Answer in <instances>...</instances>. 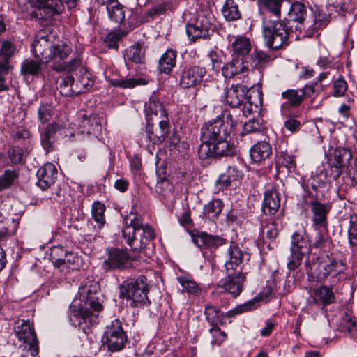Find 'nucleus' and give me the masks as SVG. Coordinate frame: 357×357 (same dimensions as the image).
I'll list each match as a JSON object with an SVG mask.
<instances>
[{
	"label": "nucleus",
	"instance_id": "34",
	"mask_svg": "<svg viewBox=\"0 0 357 357\" xmlns=\"http://www.w3.org/2000/svg\"><path fill=\"white\" fill-rule=\"evenodd\" d=\"M72 257L73 253L68 252L62 247H54L51 249L50 260L56 267L70 263Z\"/></svg>",
	"mask_w": 357,
	"mask_h": 357
},
{
	"label": "nucleus",
	"instance_id": "48",
	"mask_svg": "<svg viewBox=\"0 0 357 357\" xmlns=\"http://www.w3.org/2000/svg\"><path fill=\"white\" fill-rule=\"evenodd\" d=\"M40 70V63L33 59H26L22 63L21 73L23 75H36Z\"/></svg>",
	"mask_w": 357,
	"mask_h": 357
},
{
	"label": "nucleus",
	"instance_id": "60",
	"mask_svg": "<svg viewBox=\"0 0 357 357\" xmlns=\"http://www.w3.org/2000/svg\"><path fill=\"white\" fill-rule=\"evenodd\" d=\"M168 4L166 2H161L152 6L146 13V15L151 18L164 14L167 10Z\"/></svg>",
	"mask_w": 357,
	"mask_h": 357
},
{
	"label": "nucleus",
	"instance_id": "53",
	"mask_svg": "<svg viewBox=\"0 0 357 357\" xmlns=\"http://www.w3.org/2000/svg\"><path fill=\"white\" fill-rule=\"evenodd\" d=\"M209 332L212 335L211 343L213 346H219L226 340V333L222 331L218 326H212L209 329Z\"/></svg>",
	"mask_w": 357,
	"mask_h": 357
},
{
	"label": "nucleus",
	"instance_id": "19",
	"mask_svg": "<svg viewBox=\"0 0 357 357\" xmlns=\"http://www.w3.org/2000/svg\"><path fill=\"white\" fill-rule=\"evenodd\" d=\"M36 176L38 186L44 190L54 183L57 177V169L52 163H46L38 169Z\"/></svg>",
	"mask_w": 357,
	"mask_h": 357
},
{
	"label": "nucleus",
	"instance_id": "13",
	"mask_svg": "<svg viewBox=\"0 0 357 357\" xmlns=\"http://www.w3.org/2000/svg\"><path fill=\"white\" fill-rule=\"evenodd\" d=\"M160 134H158V130H154L153 124L151 121L146 120L145 130L142 132V141L147 146L151 144H160L165 142L169 132L170 124L169 119H161L159 121Z\"/></svg>",
	"mask_w": 357,
	"mask_h": 357
},
{
	"label": "nucleus",
	"instance_id": "17",
	"mask_svg": "<svg viewBox=\"0 0 357 357\" xmlns=\"http://www.w3.org/2000/svg\"><path fill=\"white\" fill-rule=\"evenodd\" d=\"M51 36L46 30H40L36 35L35 40L32 44L33 52L36 59L41 61H45V55H47L49 50L52 48Z\"/></svg>",
	"mask_w": 357,
	"mask_h": 357
},
{
	"label": "nucleus",
	"instance_id": "23",
	"mask_svg": "<svg viewBox=\"0 0 357 357\" xmlns=\"http://www.w3.org/2000/svg\"><path fill=\"white\" fill-rule=\"evenodd\" d=\"M281 98L284 102L281 105V112L287 116L291 108L298 107L303 103L299 89H289L281 93Z\"/></svg>",
	"mask_w": 357,
	"mask_h": 357
},
{
	"label": "nucleus",
	"instance_id": "44",
	"mask_svg": "<svg viewBox=\"0 0 357 357\" xmlns=\"http://www.w3.org/2000/svg\"><path fill=\"white\" fill-rule=\"evenodd\" d=\"M107 13L109 19L117 24H121L125 19L124 11L122 6L118 3L107 6Z\"/></svg>",
	"mask_w": 357,
	"mask_h": 357
},
{
	"label": "nucleus",
	"instance_id": "45",
	"mask_svg": "<svg viewBox=\"0 0 357 357\" xmlns=\"http://www.w3.org/2000/svg\"><path fill=\"white\" fill-rule=\"evenodd\" d=\"M314 294L324 305H328L334 302L335 296L333 290L325 286L320 287L314 290Z\"/></svg>",
	"mask_w": 357,
	"mask_h": 357
},
{
	"label": "nucleus",
	"instance_id": "33",
	"mask_svg": "<svg viewBox=\"0 0 357 357\" xmlns=\"http://www.w3.org/2000/svg\"><path fill=\"white\" fill-rule=\"evenodd\" d=\"M176 52L173 50H167L161 56L158 69L161 73L169 74L175 66L176 62Z\"/></svg>",
	"mask_w": 357,
	"mask_h": 357
},
{
	"label": "nucleus",
	"instance_id": "27",
	"mask_svg": "<svg viewBox=\"0 0 357 357\" xmlns=\"http://www.w3.org/2000/svg\"><path fill=\"white\" fill-rule=\"evenodd\" d=\"M144 112L146 120L152 121L153 116L159 121L165 119H169L162 104L154 97H151L149 100L145 103Z\"/></svg>",
	"mask_w": 357,
	"mask_h": 357
},
{
	"label": "nucleus",
	"instance_id": "59",
	"mask_svg": "<svg viewBox=\"0 0 357 357\" xmlns=\"http://www.w3.org/2000/svg\"><path fill=\"white\" fill-rule=\"evenodd\" d=\"M263 232L266 234V236L270 240L275 239L279 233V229L277 227L275 221L266 224V225H262Z\"/></svg>",
	"mask_w": 357,
	"mask_h": 357
},
{
	"label": "nucleus",
	"instance_id": "38",
	"mask_svg": "<svg viewBox=\"0 0 357 357\" xmlns=\"http://www.w3.org/2000/svg\"><path fill=\"white\" fill-rule=\"evenodd\" d=\"M222 13L227 21L237 20L241 17L238 6L234 0H226L222 6Z\"/></svg>",
	"mask_w": 357,
	"mask_h": 357
},
{
	"label": "nucleus",
	"instance_id": "15",
	"mask_svg": "<svg viewBox=\"0 0 357 357\" xmlns=\"http://www.w3.org/2000/svg\"><path fill=\"white\" fill-rule=\"evenodd\" d=\"M250 69L248 61L243 59L232 57L231 61L225 63L222 68V74L226 79L244 80L248 75Z\"/></svg>",
	"mask_w": 357,
	"mask_h": 357
},
{
	"label": "nucleus",
	"instance_id": "9",
	"mask_svg": "<svg viewBox=\"0 0 357 357\" xmlns=\"http://www.w3.org/2000/svg\"><path fill=\"white\" fill-rule=\"evenodd\" d=\"M102 342L111 352L119 351L125 347L127 336L120 320L114 319L107 326Z\"/></svg>",
	"mask_w": 357,
	"mask_h": 357
},
{
	"label": "nucleus",
	"instance_id": "49",
	"mask_svg": "<svg viewBox=\"0 0 357 357\" xmlns=\"http://www.w3.org/2000/svg\"><path fill=\"white\" fill-rule=\"evenodd\" d=\"M79 68L82 70V61L78 58H75L68 63L63 62L59 65L52 66V69L58 72L73 71Z\"/></svg>",
	"mask_w": 357,
	"mask_h": 357
},
{
	"label": "nucleus",
	"instance_id": "47",
	"mask_svg": "<svg viewBox=\"0 0 357 357\" xmlns=\"http://www.w3.org/2000/svg\"><path fill=\"white\" fill-rule=\"evenodd\" d=\"M356 327V318L351 313L344 312L339 324V330L343 333H351Z\"/></svg>",
	"mask_w": 357,
	"mask_h": 357
},
{
	"label": "nucleus",
	"instance_id": "29",
	"mask_svg": "<svg viewBox=\"0 0 357 357\" xmlns=\"http://www.w3.org/2000/svg\"><path fill=\"white\" fill-rule=\"evenodd\" d=\"M252 45L250 39L244 36H238L232 43V54L234 58L243 59L247 61Z\"/></svg>",
	"mask_w": 357,
	"mask_h": 357
},
{
	"label": "nucleus",
	"instance_id": "25",
	"mask_svg": "<svg viewBox=\"0 0 357 357\" xmlns=\"http://www.w3.org/2000/svg\"><path fill=\"white\" fill-rule=\"evenodd\" d=\"M66 124L63 123L54 122L49 124L43 132L40 133V143L46 152H49L53 149V144L55 139V134L63 129Z\"/></svg>",
	"mask_w": 357,
	"mask_h": 357
},
{
	"label": "nucleus",
	"instance_id": "50",
	"mask_svg": "<svg viewBox=\"0 0 357 357\" xmlns=\"http://www.w3.org/2000/svg\"><path fill=\"white\" fill-rule=\"evenodd\" d=\"M17 174L15 171L6 170L0 176V190L10 188L17 180Z\"/></svg>",
	"mask_w": 357,
	"mask_h": 357
},
{
	"label": "nucleus",
	"instance_id": "26",
	"mask_svg": "<svg viewBox=\"0 0 357 357\" xmlns=\"http://www.w3.org/2000/svg\"><path fill=\"white\" fill-rule=\"evenodd\" d=\"M193 241L199 248H205L210 250H215L219 246L226 244L227 240L218 236L208 234L201 232L194 236Z\"/></svg>",
	"mask_w": 357,
	"mask_h": 357
},
{
	"label": "nucleus",
	"instance_id": "5",
	"mask_svg": "<svg viewBox=\"0 0 357 357\" xmlns=\"http://www.w3.org/2000/svg\"><path fill=\"white\" fill-rule=\"evenodd\" d=\"M119 289V298L126 299L132 307H140L151 303L147 296L149 291L147 278L144 275L123 281Z\"/></svg>",
	"mask_w": 357,
	"mask_h": 357
},
{
	"label": "nucleus",
	"instance_id": "24",
	"mask_svg": "<svg viewBox=\"0 0 357 357\" xmlns=\"http://www.w3.org/2000/svg\"><path fill=\"white\" fill-rule=\"evenodd\" d=\"M243 176V173L238 167L230 166L216 180V189L218 190H222L229 187L231 182L241 179Z\"/></svg>",
	"mask_w": 357,
	"mask_h": 357
},
{
	"label": "nucleus",
	"instance_id": "32",
	"mask_svg": "<svg viewBox=\"0 0 357 357\" xmlns=\"http://www.w3.org/2000/svg\"><path fill=\"white\" fill-rule=\"evenodd\" d=\"M316 234L314 237L312 246L314 248L326 250L331 246V240L328 234V226L326 227H314Z\"/></svg>",
	"mask_w": 357,
	"mask_h": 357
},
{
	"label": "nucleus",
	"instance_id": "41",
	"mask_svg": "<svg viewBox=\"0 0 357 357\" xmlns=\"http://www.w3.org/2000/svg\"><path fill=\"white\" fill-rule=\"evenodd\" d=\"M74 78L71 75L65 77L59 85L60 93L64 96H73L80 93L79 90L75 87Z\"/></svg>",
	"mask_w": 357,
	"mask_h": 357
},
{
	"label": "nucleus",
	"instance_id": "42",
	"mask_svg": "<svg viewBox=\"0 0 357 357\" xmlns=\"http://www.w3.org/2000/svg\"><path fill=\"white\" fill-rule=\"evenodd\" d=\"M105 206L103 204L96 202L92 205V217L98 229H102L105 224Z\"/></svg>",
	"mask_w": 357,
	"mask_h": 357
},
{
	"label": "nucleus",
	"instance_id": "51",
	"mask_svg": "<svg viewBox=\"0 0 357 357\" xmlns=\"http://www.w3.org/2000/svg\"><path fill=\"white\" fill-rule=\"evenodd\" d=\"M348 237L351 246L357 245V215L350 217Z\"/></svg>",
	"mask_w": 357,
	"mask_h": 357
},
{
	"label": "nucleus",
	"instance_id": "20",
	"mask_svg": "<svg viewBox=\"0 0 357 357\" xmlns=\"http://www.w3.org/2000/svg\"><path fill=\"white\" fill-rule=\"evenodd\" d=\"M248 88L242 84H233L225 93V101L231 107H238L246 100Z\"/></svg>",
	"mask_w": 357,
	"mask_h": 357
},
{
	"label": "nucleus",
	"instance_id": "58",
	"mask_svg": "<svg viewBox=\"0 0 357 357\" xmlns=\"http://www.w3.org/2000/svg\"><path fill=\"white\" fill-rule=\"evenodd\" d=\"M333 96L336 97L342 96L344 95L347 89V84L346 81L340 77L334 81L333 83Z\"/></svg>",
	"mask_w": 357,
	"mask_h": 357
},
{
	"label": "nucleus",
	"instance_id": "10",
	"mask_svg": "<svg viewBox=\"0 0 357 357\" xmlns=\"http://www.w3.org/2000/svg\"><path fill=\"white\" fill-rule=\"evenodd\" d=\"M298 205L303 210H307L308 207L310 208L312 213L313 227L328 226L327 215L331 210L330 204L314 200L311 194H307L303 197V200L298 203Z\"/></svg>",
	"mask_w": 357,
	"mask_h": 357
},
{
	"label": "nucleus",
	"instance_id": "63",
	"mask_svg": "<svg viewBox=\"0 0 357 357\" xmlns=\"http://www.w3.org/2000/svg\"><path fill=\"white\" fill-rule=\"evenodd\" d=\"M279 161L289 170L294 169L296 167L294 157L287 153H282L279 157Z\"/></svg>",
	"mask_w": 357,
	"mask_h": 357
},
{
	"label": "nucleus",
	"instance_id": "39",
	"mask_svg": "<svg viewBox=\"0 0 357 357\" xmlns=\"http://www.w3.org/2000/svg\"><path fill=\"white\" fill-rule=\"evenodd\" d=\"M307 10L305 6L298 1H295L291 3L288 16L289 20H292L294 22H303L305 16L306 15Z\"/></svg>",
	"mask_w": 357,
	"mask_h": 357
},
{
	"label": "nucleus",
	"instance_id": "54",
	"mask_svg": "<svg viewBox=\"0 0 357 357\" xmlns=\"http://www.w3.org/2000/svg\"><path fill=\"white\" fill-rule=\"evenodd\" d=\"M93 84V81L90 79L89 74L84 73L76 82L75 87L77 89V90L80 91V93H85L91 88Z\"/></svg>",
	"mask_w": 357,
	"mask_h": 357
},
{
	"label": "nucleus",
	"instance_id": "61",
	"mask_svg": "<svg viewBox=\"0 0 357 357\" xmlns=\"http://www.w3.org/2000/svg\"><path fill=\"white\" fill-rule=\"evenodd\" d=\"M15 51V46L10 41H3L2 43L0 54L3 57V61L8 62L9 58L13 55Z\"/></svg>",
	"mask_w": 357,
	"mask_h": 357
},
{
	"label": "nucleus",
	"instance_id": "3",
	"mask_svg": "<svg viewBox=\"0 0 357 357\" xmlns=\"http://www.w3.org/2000/svg\"><path fill=\"white\" fill-rule=\"evenodd\" d=\"M96 284L81 287L78 291L79 301L76 298L70 305V319L75 326L79 327L84 333L97 323L98 312L102 310L100 294Z\"/></svg>",
	"mask_w": 357,
	"mask_h": 357
},
{
	"label": "nucleus",
	"instance_id": "22",
	"mask_svg": "<svg viewBox=\"0 0 357 357\" xmlns=\"http://www.w3.org/2000/svg\"><path fill=\"white\" fill-rule=\"evenodd\" d=\"M38 13L37 17L49 18L61 13L63 9V3L61 0H37Z\"/></svg>",
	"mask_w": 357,
	"mask_h": 357
},
{
	"label": "nucleus",
	"instance_id": "18",
	"mask_svg": "<svg viewBox=\"0 0 357 357\" xmlns=\"http://www.w3.org/2000/svg\"><path fill=\"white\" fill-rule=\"evenodd\" d=\"M352 159L351 151L345 148H337L329 158V164L337 171V176H339L342 170L349 166Z\"/></svg>",
	"mask_w": 357,
	"mask_h": 357
},
{
	"label": "nucleus",
	"instance_id": "55",
	"mask_svg": "<svg viewBox=\"0 0 357 357\" xmlns=\"http://www.w3.org/2000/svg\"><path fill=\"white\" fill-rule=\"evenodd\" d=\"M54 108L51 105H42L38 110L39 121L43 123L47 122L53 114Z\"/></svg>",
	"mask_w": 357,
	"mask_h": 357
},
{
	"label": "nucleus",
	"instance_id": "46",
	"mask_svg": "<svg viewBox=\"0 0 357 357\" xmlns=\"http://www.w3.org/2000/svg\"><path fill=\"white\" fill-rule=\"evenodd\" d=\"M283 0H259L257 4L259 8H265L274 15L279 17Z\"/></svg>",
	"mask_w": 357,
	"mask_h": 357
},
{
	"label": "nucleus",
	"instance_id": "21",
	"mask_svg": "<svg viewBox=\"0 0 357 357\" xmlns=\"http://www.w3.org/2000/svg\"><path fill=\"white\" fill-rule=\"evenodd\" d=\"M79 126L81 133L86 132L87 135H91L94 136L96 141L102 144L98 138V135L102 130V125L98 116L94 114L89 116L83 115Z\"/></svg>",
	"mask_w": 357,
	"mask_h": 357
},
{
	"label": "nucleus",
	"instance_id": "57",
	"mask_svg": "<svg viewBox=\"0 0 357 357\" xmlns=\"http://www.w3.org/2000/svg\"><path fill=\"white\" fill-rule=\"evenodd\" d=\"M263 299V296L261 294H258L255 298L252 300L248 301V302L236 306L234 309L236 312H237L238 314L250 311L256 307L255 303L256 302H258L259 301H261Z\"/></svg>",
	"mask_w": 357,
	"mask_h": 357
},
{
	"label": "nucleus",
	"instance_id": "56",
	"mask_svg": "<svg viewBox=\"0 0 357 357\" xmlns=\"http://www.w3.org/2000/svg\"><path fill=\"white\" fill-rule=\"evenodd\" d=\"M261 125L258 121L250 120L244 123L243 130L240 133L241 137H244L248 134L260 132Z\"/></svg>",
	"mask_w": 357,
	"mask_h": 357
},
{
	"label": "nucleus",
	"instance_id": "11",
	"mask_svg": "<svg viewBox=\"0 0 357 357\" xmlns=\"http://www.w3.org/2000/svg\"><path fill=\"white\" fill-rule=\"evenodd\" d=\"M214 19L210 15H199L194 23L186 25V33L192 41L207 38L215 31Z\"/></svg>",
	"mask_w": 357,
	"mask_h": 357
},
{
	"label": "nucleus",
	"instance_id": "40",
	"mask_svg": "<svg viewBox=\"0 0 357 357\" xmlns=\"http://www.w3.org/2000/svg\"><path fill=\"white\" fill-rule=\"evenodd\" d=\"M126 58L135 63H142L145 60L144 50L140 44H135L126 52Z\"/></svg>",
	"mask_w": 357,
	"mask_h": 357
},
{
	"label": "nucleus",
	"instance_id": "2",
	"mask_svg": "<svg viewBox=\"0 0 357 357\" xmlns=\"http://www.w3.org/2000/svg\"><path fill=\"white\" fill-rule=\"evenodd\" d=\"M238 124L229 112H224L218 117L205 123L201 128V141L198 154L201 159L231 156L236 153L234 146L227 140L232 129Z\"/></svg>",
	"mask_w": 357,
	"mask_h": 357
},
{
	"label": "nucleus",
	"instance_id": "35",
	"mask_svg": "<svg viewBox=\"0 0 357 357\" xmlns=\"http://www.w3.org/2000/svg\"><path fill=\"white\" fill-rule=\"evenodd\" d=\"M148 83L147 80L142 77H124L120 79H111L110 85L114 87H119L123 89H132L137 86L145 85Z\"/></svg>",
	"mask_w": 357,
	"mask_h": 357
},
{
	"label": "nucleus",
	"instance_id": "7",
	"mask_svg": "<svg viewBox=\"0 0 357 357\" xmlns=\"http://www.w3.org/2000/svg\"><path fill=\"white\" fill-rule=\"evenodd\" d=\"M344 271V264L326 255L319 257L317 262H313L307 273L317 282L324 281L328 276L335 277Z\"/></svg>",
	"mask_w": 357,
	"mask_h": 357
},
{
	"label": "nucleus",
	"instance_id": "8",
	"mask_svg": "<svg viewBox=\"0 0 357 357\" xmlns=\"http://www.w3.org/2000/svg\"><path fill=\"white\" fill-rule=\"evenodd\" d=\"M328 12L323 10H317L314 13L313 24L309 25L308 28L312 32L325 27L331 21L333 10L341 16L352 9L351 0H335V1L328 7Z\"/></svg>",
	"mask_w": 357,
	"mask_h": 357
},
{
	"label": "nucleus",
	"instance_id": "14",
	"mask_svg": "<svg viewBox=\"0 0 357 357\" xmlns=\"http://www.w3.org/2000/svg\"><path fill=\"white\" fill-rule=\"evenodd\" d=\"M307 250L306 240L298 233H294L291 236V255L287 263L289 270H294L301 264Z\"/></svg>",
	"mask_w": 357,
	"mask_h": 357
},
{
	"label": "nucleus",
	"instance_id": "43",
	"mask_svg": "<svg viewBox=\"0 0 357 357\" xmlns=\"http://www.w3.org/2000/svg\"><path fill=\"white\" fill-rule=\"evenodd\" d=\"M204 314L208 322L212 326H218L223 317V313L215 306L208 305L205 307Z\"/></svg>",
	"mask_w": 357,
	"mask_h": 357
},
{
	"label": "nucleus",
	"instance_id": "4",
	"mask_svg": "<svg viewBox=\"0 0 357 357\" xmlns=\"http://www.w3.org/2000/svg\"><path fill=\"white\" fill-rule=\"evenodd\" d=\"M243 257V252L239 246L231 243L225 254V266L228 275L218 283V289L222 288L234 298L242 292L245 276L243 273L233 275L232 271L242 263Z\"/></svg>",
	"mask_w": 357,
	"mask_h": 357
},
{
	"label": "nucleus",
	"instance_id": "28",
	"mask_svg": "<svg viewBox=\"0 0 357 357\" xmlns=\"http://www.w3.org/2000/svg\"><path fill=\"white\" fill-rule=\"evenodd\" d=\"M280 206L279 194L274 188L266 191L262 204V211L266 215H274Z\"/></svg>",
	"mask_w": 357,
	"mask_h": 357
},
{
	"label": "nucleus",
	"instance_id": "12",
	"mask_svg": "<svg viewBox=\"0 0 357 357\" xmlns=\"http://www.w3.org/2000/svg\"><path fill=\"white\" fill-rule=\"evenodd\" d=\"M15 333L19 340L29 346V350L32 356L38 353V341L33 326L29 320H18L15 321Z\"/></svg>",
	"mask_w": 357,
	"mask_h": 357
},
{
	"label": "nucleus",
	"instance_id": "16",
	"mask_svg": "<svg viewBox=\"0 0 357 357\" xmlns=\"http://www.w3.org/2000/svg\"><path fill=\"white\" fill-rule=\"evenodd\" d=\"M206 73L203 67L192 66L186 68L181 73L179 84L183 89L195 87L202 82Z\"/></svg>",
	"mask_w": 357,
	"mask_h": 357
},
{
	"label": "nucleus",
	"instance_id": "30",
	"mask_svg": "<svg viewBox=\"0 0 357 357\" xmlns=\"http://www.w3.org/2000/svg\"><path fill=\"white\" fill-rule=\"evenodd\" d=\"M72 50L66 44H56L52 46L47 55H45V61H53L54 64L59 65L61 61L64 60L71 53Z\"/></svg>",
	"mask_w": 357,
	"mask_h": 357
},
{
	"label": "nucleus",
	"instance_id": "52",
	"mask_svg": "<svg viewBox=\"0 0 357 357\" xmlns=\"http://www.w3.org/2000/svg\"><path fill=\"white\" fill-rule=\"evenodd\" d=\"M321 89V86H319L318 82H314V84L305 85L302 89H299V91L303 101L306 98L316 96Z\"/></svg>",
	"mask_w": 357,
	"mask_h": 357
},
{
	"label": "nucleus",
	"instance_id": "37",
	"mask_svg": "<svg viewBox=\"0 0 357 357\" xmlns=\"http://www.w3.org/2000/svg\"><path fill=\"white\" fill-rule=\"evenodd\" d=\"M224 206L220 199H213L204 206V215L211 220H216Z\"/></svg>",
	"mask_w": 357,
	"mask_h": 357
},
{
	"label": "nucleus",
	"instance_id": "64",
	"mask_svg": "<svg viewBox=\"0 0 357 357\" xmlns=\"http://www.w3.org/2000/svg\"><path fill=\"white\" fill-rule=\"evenodd\" d=\"M252 59L254 61H256L257 64L262 65L268 62L271 57L268 54L261 50H255L252 54Z\"/></svg>",
	"mask_w": 357,
	"mask_h": 357
},
{
	"label": "nucleus",
	"instance_id": "31",
	"mask_svg": "<svg viewBox=\"0 0 357 357\" xmlns=\"http://www.w3.org/2000/svg\"><path fill=\"white\" fill-rule=\"evenodd\" d=\"M272 154L271 146L266 142H259L250 150V155L254 162L259 163L268 158Z\"/></svg>",
	"mask_w": 357,
	"mask_h": 357
},
{
	"label": "nucleus",
	"instance_id": "36",
	"mask_svg": "<svg viewBox=\"0 0 357 357\" xmlns=\"http://www.w3.org/2000/svg\"><path fill=\"white\" fill-rule=\"evenodd\" d=\"M177 281L183 287V293H187L195 296H199L202 294V288L199 284L192 279L182 275L177 278Z\"/></svg>",
	"mask_w": 357,
	"mask_h": 357
},
{
	"label": "nucleus",
	"instance_id": "62",
	"mask_svg": "<svg viewBox=\"0 0 357 357\" xmlns=\"http://www.w3.org/2000/svg\"><path fill=\"white\" fill-rule=\"evenodd\" d=\"M8 153L12 162L20 163L22 161L24 151L20 147L15 146L10 148Z\"/></svg>",
	"mask_w": 357,
	"mask_h": 357
},
{
	"label": "nucleus",
	"instance_id": "1",
	"mask_svg": "<svg viewBox=\"0 0 357 357\" xmlns=\"http://www.w3.org/2000/svg\"><path fill=\"white\" fill-rule=\"evenodd\" d=\"M122 229L123 236L132 250L130 256L128 252L119 248H111L108 251V258L105 260V269H122L130 265V260L142 259L140 253L149 242L155 238L154 231L148 224H143L141 216L130 215L125 220Z\"/></svg>",
	"mask_w": 357,
	"mask_h": 357
},
{
	"label": "nucleus",
	"instance_id": "6",
	"mask_svg": "<svg viewBox=\"0 0 357 357\" xmlns=\"http://www.w3.org/2000/svg\"><path fill=\"white\" fill-rule=\"evenodd\" d=\"M289 31L286 24L280 21L264 22L263 38L266 47L277 50L289 45Z\"/></svg>",
	"mask_w": 357,
	"mask_h": 357
}]
</instances>
